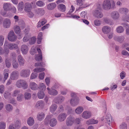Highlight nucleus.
Wrapping results in <instances>:
<instances>
[{"instance_id":"nucleus-14","label":"nucleus","mask_w":129,"mask_h":129,"mask_svg":"<svg viewBox=\"0 0 129 129\" xmlns=\"http://www.w3.org/2000/svg\"><path fill=\"white\" fill-rule=\"evenodd\" d=\"M64 98L62 96H57L55 98L54 100L56 104L61 103L64 101Z\"/></svg>"},{"instance_id":"nucleus-12","label":"nucleus","mask_w":129,"mask_h":129,"mask_svg":"<svg viewBox=\"0 0 129 129\" xmlns=\"http://www.w3.org/2000/svg\"><path fill=\"white\" fill-rule=\"evenodd\" d=\"M45 105V103L43 101L40 100L36 103L35 107L38 109H42L44 107Z\"/></svg>"},{"instance_id":"nucleus-45","label":"nucleus","mask_w":129,"mask_h":129,"mask_svg":"<svg viewBox=\"0 0 129 129\" xmlns=\"http://www.w3.org/2000/svg\"><path fill=\"white\" fill-rule=\"evenodd\" d=\"M38 87L40 90H45L46 88L45 85L43 83H39Z\"/></svg>"},{"instance_id":"nucleus-10","label":"nucleus","mask_w":129,"mask_h":129,"mask_svg":"<svg viewBox=\"0 0 129 129\" xmlns=\"http://www.w3.org/2000/svg\"><path fill=\"white\" fill-rule=\"evenodd\" d=\"M11 24V21L10 19L6 18L3 21V25L4 27L5 28H9Z\"/></svg>"},{"instance_id":"nucleus-61","label":"nucleus","mask_w":129,"mask_h":129,"mask_svg":"<svg viewBox=\"0 0 129 129\" xmlns=\"http://www.w3.org/2000/svg\"><path fill=\"white\" fill-rule=\"evenodd\" d=\"M37 5L39 7H42L44 5V3L41 1H38L36 3Z\"/></svg>"},{"instance_id":"nucleus-29","label":"nucleus","mask_w":129,"mask_h":129,"mask_svg":"<svg viewBox=\"0 0 129 129\" xmlns=\"http://www.w3.org/2000/svg\"><path fill=\"white\" fill-rule=\"evenodd\" d=\"M98 122V120L91 118L89 119L86 122V123L87 125L96 124Z\"/></svg>"},{"instance_id":"nucleus-59","label":"nucleus","mask_w":129,"mask_h":129,"mask_svg":"<svg viewBox=\"0 0 129 129\" xmlns=\"http://www.w3.org/2000/svg\"><path fill=\"white\" fill-rule=\"evenodd\" d=\"M35 59L36 60L39 61H42V55H39L38 56H37L35 57Z\"/></svg>"},{"instance_id":"nucleus-34","label":"nucleus","mask_w":129,"mask_h":129,"mask_svg":"<svg viewBox=\"0 0 129 129\" xmlns=\"http://www.w3.org/2000/svg\"><path fill=\"white\" fill-rule=\"evenodd\" d=\"M58 8L59 10L62 12H64L66 10V7L63 4H59L58 6Z\"/></svg>"},{"instance_id":"nucleus-49","label":"nucleus","mask_w":129,"mask_h":129,"mask_svg":"<svg viewBox=\"0 0 129 129\" xmlns=\"http://www.w3.org/2000/svg\"><path fill=\"white\" fill-rule=\"evenodd\" d=\"M45 64V63L43 62H38L35 63L34 65L35 67H43Z\"/></svg>"},{"instance_id":"nucleus-54","label":"nucleus","mask_w":129,"mask_h":129,"mask_svg":"<svg viewBox=\"0 0 129 129\" xmlns=\"http://www.w3.org/2000/svg\"><path fill=\"white\" fill-rule=\"evenodd\" d=\"M120 129H127V125L125 123H122L120 126Z\"/></svg>"},{"instance_id":"nucleus-26","label":"nucleus","mask_w":129,"mask_h":129,"mask_svg":"<svg viewBox=\"0 0 129 129\" xmlns=\"http://www.w3.org/2000/svg\"><path fill=\"white\" fill-rule=\"evenodd\" d=\"M111 30V28L108 26H105L102 28V31L105 34H107L110 32Z\"/></svg>"},{"instance_id":"nucleus-31","label":"nucleus","mask_w":129,"mask_h":129,"mask_svg":"<svg viewBox=\"0 0 129 129\" xmlns=\"http://www.w3.org/2000/svg\"><path fill=\"white\" fill-rule=\"evenodd\" d=\"M45 96L44 93L43 91H39L37 93V96L40 99H42L44 98Z\"/></svg>"},{"instance_id":"nucleus-56","label":"nucleus","mask_w":129,"mask_h":129,"mask_svg":"<svg viewBox=\"0 0 129 129\" xmlns=\"http://www.w3.org/2000/svg\"><path fill=\"white\" fill-rule=\"evenodd\" d=\"M64 110V108L61 105H59L58 109L57 112H63Z\"/></svg>"},{"instance_id":"nucleus-64","label":"nucleus","mask_w":129,"mask_h":129,"mask_svg":"<svg viewBox=\"0 0 129 129\" xmlns=\"http://www.w3.org/2000/svg\"><path fill=\"white\" fill-rule=\"evenodd\" d=\"M101 22L99 20H96L94 21V25L97 26H99L101 25Z\"/></svg>"},{"instance_id":"nucleus-20","label":"nucleus","mask_w":129,"mask_h":129,"mask_svg":"<svg viewBox=\"0 0 129 129\" xmlns=\"http://www.w3.org/2000/svg\"><path fill=\"white\" fill-rule=\"evenodd\" d=\"M28 31L29 30L28 29H25L24 31L26 33V34L23 38V41L24 42H27L30 38V36L27 35Z\"/></svg>"},{"instance_id":"nucleus-50","label":"nucleus","mask_w":129,"mask_h":129,"mask_svg":"<svg viewBox=\"0 0 129 129\" xmlns=\"http://www.w3.org/2000/svg\"><path fill=\"white\" fill-rule=\"evenodd\" d=\"M6 127V123L4 122H0V129H5Z\"/></svg>"},{"instance_id":"nucleus-60","label":"nucleus","mask_w":129,"mask_h":129,"mask_svg":"<svg viewBox=\"0 0 129 129\" xmlns=\"http://www.w3.org/2000/svg\"><path fill=\"white\" fill-rule=\"evenodd\" d=\"M38 76V74L36 73H33L31 75L30 78L31 79H35Z\"/></svg>"},{"instance_id":"nucleus-5","label":"nucleus","mask_w":129,"mask_h":129,"mask_svg":"<svg viewBox=\"0 0 129 129\" xmlns=\"http://www.w3.org/2000/svg\"><path fill=\"white\" fill-rule=\"evenodd\" d=\"M30 70L28 69H23L22 70L20 73L21 77L24 78H26L28 77L30 74Z\"/></svg>"},{"instance_id":"nucleus-55","label":"nucleus","mask_w":129,"mask_h":129,"mask_svg":"<svg viewBox=\"0 0 129 129\" xmlns=\"http://www.w3.org/2000/svg\"><path fill=\"white\" fill-rule=\"evenodd\" d=\"M36 38L35 37H31L29 41L30 44H34L36 42Z\"/></svg>"},{"instance_id":"nucleus-38","label":"nucleus","mask_w":129,"mask_h":129,"mask_svg":"<svg viewBox=\"0 0 129 129\" xmlns=\"http://www.w3.org/2000/svg\"><path fill=\"white\" fill-rule=\"evenodd\" d=\"M14 126L16 128H20L21 126V123L19 120H17L14 122Z\"/></svg>"},{"instance_id":"nucleus-36","label":"nucleus","mask_w":129,"mask_h":129,"mask_svg":"<svg viewBox=\"0 0 129 129\" xmlns=\"http://www.w3.org/2000/svg\"><path fill=\"white\" fill-rule=\"evenodd\" d=\"M114 40L118 42H122L123 40L124 37L123 36H116L114 37Z\"/></svg>"},{"instance_id":"nucleus-39","label":"nucleus","mask_w":129,"mask_h":129,"mask_svg":"<svg viewBox=\"0 0 129 129\" xmlns=\"http://www.w3.org/2000/svg\"><path fill=\"white\" fill-rule=\"evenodd\" d=\"M9 70L7 69H5L4 71V82L7 80L9 76Z\"/></svg>"},{"instance_id":"nucleus-7","label":"nucleus","mask_w":129,"mask_h":129,"mask_svg":"<svg viewBox=\"0 0 129 129\" xmlns=\"http://www.w3.org/2000/svg\"><path fill=\"white\" fill-rule=\"evenodd\" d=\"M75 121V119L74 117L69 116L68 117L66 120V124L68 126H72Z\"/></svg>"},{"instance_id":"nucleus-62","label":"nucleus","mask_w":129,"mask_h":129,"mask_svg":"<svg viewBox=\"0 0 129 129\" xmlns=\"http://www.w3.org/2000/svg\"><path fill=\"white\" fill-rule=\"evenodd\" d=\"M10 95V93L7 91H5L4 93V96L5 98L7 99L8 98Z\"/></svg>"},{"instance_id":"nucleus-22","label":"nucleus","mask_w":129,"mask_h":129,"mask_svg":"<svg viewBox=\"0 0 129 129\" xmlns=\"http://www.w3.org/2000/svg\"><path fill=\"white\" fill-rule=\"evenodd\" d=\"M111 16L114 19H118L119 17V15L118 12L117 11H113L111 14Z\"/></svg>"},{"instance_id":"nucleus-18","label":"nucleus","mask_w":129,"mask_h":129,"mask_svg":"<svg viewBox=\"0 0 129 129\" xmlns=\"http://www.w3.org/2000/svg\"><path fill=\"white\" fill-rule=\"evenodd\" d=\"M3 8L5 11H9L12 10V7L10 3H6L3 4Z\"/></svg>"},{"instance_id":"nucleus-9","label":"nucleus","mask_w":129,"mask_h":129,"mask_svg":"<svg viewBox=\"0 0 129 129\" xmlns=\"http://www.w3.org/2000/svg\"><path fill=\"white\" fill-rule=\"evenodd\" d=\"M67 114L65 113H61L59 114L57 117L58 121L62 122L64 121L67 117Z\"/></svg>"},{"instance_id":"nucleus-32","label":"nucleus","mask_w":129,"mask_h":129,"mask_svg":"<svg viewBox=\"0 0 129 129\" xmlns=\"http://www.w3.org/2000/svg\"><path fill=\"white\" fill-rule=\"evenodd\" d=\"M27 123L29 126L32 125L34 123V120L33 117H30L28 118Z\"/></svg>"},{"instance_id":"nucleus-1","label":"nucleus","mask_w":129,"mask_h":129,"mask_svg":"<svg viewBox=\"0 0 129 129\" xmlns=\"http://www.w3.org/2000/svg\"><path fill=\"white\" fill-rule=\"evenodd\" d=\"M115 4L114 0H105L103 3L102 7L104 10H108L111 8H114Z\"/></svg>"},{"instance_id":"nucleus-16","label":"nucleus","mask_w":129,"mask_h":129,"mask_svg":"<svg viewBox=\"0 0 129 129\" xmlns=\"http://www.w3.org/2000/svg\"><path fill=\"white\" fill-rule=\"evenodd\" d=\"M79 100L78 98H72L70 101L71 105L74 106L77 105L79 103Z\"/></svg>"},{"instance_id":"nucleus-19","label":"nucleus","mask_w":129,"mask_h":129,"mask_svg":"<svg viewBox=\"0 0 129 129\" xmlns=\"http://www.w3.org/2000/svg\"><path fill=\"white\" fill-rule=\"evenodd\" d=\"M17 59L19 65L20 66H23L25 62V60L22 56L20 55H19L17 57Z\"/></svg>"},{"instance_id":"nucleus-23","label":"nucleus","mask_w":129,"mask_h":129,"mask_svg":"<svg viewBox=\"0 0 129 129\" xmlns=\"http://www.w3.org/2000/svg\"><path fill=\"white\" fill-rule=\"evenodd\" d=\"M4 47V50L2 47H0V55L4 54L5 56H7L9 52V50L8 49H6V48L5 49Z\"/></svg>"},{"instance_id":"nucleus-2","label":"nucleus","mask_w":129,"mask_h":129,"mask_svg":"<svg viewBox=\"0 0 129 129\" xmlns=\"http://www.w3.org/2000/svg\"><path fill=\"white\" fill-rule=\"evenodd\" d=\"M52 115H47L44 120V123L45 124H48L49 123L50 126L53 127L55 126L57 123V120L54 118L51 119L52 117Z\"/></svg>"},{"instance_id":"nucleus-47","label":"nucleus","mask_w":129,"mask_h":129,"mask_svg":"<svg viewBox=\"0 0 129 129\" xmlns=\"http://www.w3.org/2000/svg\"><path fill=\"white\" fill-rule=\"evenodd\" d=\"M48 93L51 95H55L57 94L58 92L55 89H51L49 91Z\"/></svg>"},{"instance_id":"nucleus-41","label":"nucleus","mask_w":129,"mask_h":129,"mask_svg":"<svg viewBox=\"0 0 129 129\" xmlns=\"http://www.w3.org/2000/svg\"><path fill=\"white\" fill-rule=\"evenodd\" d=\"M5 108L6 110L8 112L11 111L13 109L12 106L10 104H7L5 106Z\"/></svg>"},{"instance_id":"nucleus-24","label":"nucleus","mask_w":129,"mask_h":129,"mask_svg":"<svg viewBox=\"0 0 129 129\" xmlns=\"http://www.w3.org/2000/svg\"><path fill=\"white\" fill-rule=\"evenodd\" d=\"M77 5L80 6L78 9H77V10H79L83 8L87 7V6H85L84 4H83L82 0H77Z\"/></svg>"},{"instance_id":"nucleus-42","label":"nucleus","mask_w":129,"mask_h":129,"mask_svg":"<svg viewBox=\"0 0 129 129\" xmlns=\"http://www.w3.org/2000/svg\"><path fill=\"white\" fill-rule=\"evenodd\" d=\"M124 29L123 27L119 26L117 27L116 29L117 32L119 33H122L124 31Z\"/></svg>"},{"instance_id":"nucleus-28","label":"nucleus","mask_w":129,"mask_h":129,"mask_svg":"<svg viewBox=\"0 0 129 129\" xmlns=\"http://www.w3.org/2000/svg\"><path fill=\"white\" fill-rule=\"evenodd\" d=\"M45 116V115L44 113L40 112L38 113L37 118L39 120L41 121L44 118Z\"/></svg>"},{"instance_id":"nucleus-4","label":"nucleus","mask_w":129,"mask_h":129,"mask_svg":"<svg viewBox=\"0 0 129 129\" xmlns=\"http://www.w3.org/2000/svg\"><path fill=\"white\" fill-rule=\"evenodd\" d=\"M4 48L9 49L12 50L16 49L18 48V45L14 43H8L7 41H5L4 45Z\"/></svg>"},{"instance_id":"nucleus-40","label":"nucleus","mask_w":129,"mask_h":129,"mask_svg":"<svg viewBox=\"0 0 129 129\" xmlns=\"http://www.w3.org/2000/svg\"><path fill=\"white\" fill-rule=\"evenodd\" d=\"M57 108V105L55 104H52L50 107V110L51 112H53L55 111Z\"/></svg>"},{"instance_id":"nucleus-35","label":"nucleus","mask_w":129,"mask_h":129,"mask_svg":"<svg viewBox=\"0 0 129 129\" xmlns=\"http://www.w3.org/2000/svg\"><path fill=\"white\" fill-rule=\"evenodd\" d=\"M24 8V4L23 2L21 1L19 3L18 8V10L20 11H22Z\"/></svg>"},{"instance_id":"nucleus-15","label":"nucleus","mask_w":129,"mask_h":129,"mask_svg":"<svg viewBox=\"0 0 129 129\" xmlns=\"http://www.w3.org/2000/svg\"><path fill=\"white\" fill-rule=\"evenodd\" d=\"M30 88L33 91H36L39 88L38 85L34 82H31L29 85Z\"/></svg>"},{"instance_id":"nucleus-17","label":"nucleus","mask_w":129,"mask_h":129,"mask_svg":"<svg viewBox=\"0 0 129 129\" xmlns=\"http://www.w3.org/2000/svg\"><path fill=\"white\" fill-rule=\"evenodd\" d=\"M91 115V112L88 111H85L82 114V116L84 118L87 119L89 118Z\"/></svg>"},{"instance_id":"nucleus-8","label":"nucleus","mask_w":129,"mask_h":129,"mask_svg":"<svg viewBox=\"0 0 129 129\" xmlns=\"http://www.w3.org/2000/svg\"><path fill=\"white\" fill-rule=\"evenodd\" d=\"M93 15L98 18H101L103 16V13L100 9H97L95 10L93 12Z\"/></svg>"},{"instance_id":"nucleus-25","label":"nucleus","mask_w":129,"mask_h":129,"mask_svg":"<svg viewBox=\"0 0 129 129\" xmlns=\"http://www.w3.org/2000/svg\"><path fill=\"white\" fill-rule=\"evenodd\" d=\"M56 5L54 3H51L48 4L47 6V8L49 10H53L56 7Z\"/></svg>"},{"instance_id":"nucleus-37","label":"nucleus","mask_w":129,"mask_h":129,"mask_svg":"<svg viewBox=\"0 0 129 129\" xmlns=\"http://www.w3.org/2000/svg\"><path fill=\"white\" fill-rule=\"evenodd\" d=\"M83 110V107L81 106L78 107L75 110L76 113L78 114H80L81 113Z\"/></svg>"},{"instance_id":"nucleus-3","label":"nucleus","mask_w":129,"mask_h":129,"mask_svg":"<svg viewBox=\"0 0 129 129\" xmlns=\"http://www.w3.org/2000/svg\"><path fill=\"white\" fill-rule=\"evenodd\" d=\"M15 86L18 88H22L26 89L28 87V84L26 81L24 80L20 79L17 81L15 83Z\"/></svg>"},{"instance_id":"nucleus-27","label":"nucleus","mask_w":129,"mask_h":129,"mask_svg":"<svg viewBox=\"0 0 129 129\" xmlns=\"http://www.w3.org/2000/svg\"><path fill=\"white\" fill-rule=\"evenodd\" d=\"M129 11L128 9L125 7L121 8L119 10V11L120 13L126 14Z\"/></svg>"},{"instance_id":"nucleus-53","label":"nucleus","mask_w":129,"mask_h":129,"mask_svg":"<svg viewBox=\"0 0 129 129\" xmlns=\"http://www.w3.org/2000/svg\"><path fill=\"white\" fill-rule=\"evenodd\" d=\"M23 98V96L21 93H20L17 98V100L18 101L21 102Z\"/></svg>"},{"instance_id":"nucleus-11","label":"nucleus","mask_w":129,"mask_h":129,"mask_svg":"<svg viewBox=\"0 0 129 129\" xmlns=\"http://www.w3.org/2000/svg\"><path fill=\"white\" fill-rule=\"evenodd\" d=\"M33 4V3H26L25 4L24 10L26 12H29L31 11L32 5Z\"/></svg>"},{"instance_id":"nucleus-52","label":"nucleus","mask_w":129,"mask_h":129,"mask_svg":"<svg viewBox=\"0 0 129 129\" xmlns=\"http://www.w3.org/2000/svg\"><path fill=\"white\" fill-rule=\"evenodd\" d=\"M10 61V59L8 58H6V59L5 63L6 67L8 68H9L11 66V64Z\"/></svg>"},{"instance_id":"nucleus-63","label":"nucleus","mask_w":129,"mask_h":129,"mask_svg":"<svg viewBox=\"0 0 129 129\" xmlns=\"http://www.w3.org/2000/svg\"><path fill=\"white\" fill-rule=\"evenodd\" d=\"M19 26L20 27L21 29H23L25 27V24L23 22L19 23L18 24Z\"/></svg>"},{"instance_id":"nucleus-13","label":"nucleus","mask_w":129,"mask_h":129,"mask_svg":"<svg viewBox=\"0 0 129 129\" xmlns=\"http://www.w3.org/2000/svg\"><path fill=\"white\" fill-rule=\"evenodd\" d=\"M19 74V73L18 71H13L11 74L10 78L13 80H16L18 79Z\"/></svg>"},{"instance_id":"nucleus-21","label":"nucleus","mask_w":129,"mask_h":129,"mask_svg":"<svg viewBox=\"0 0 129 129\" xmlns=\"http://www.w3.org/2000/svg\"><path fill=\"white\" fill-rule=\"evenodd\" d=\"M28 48L27 46L25 45H22L21 47V50L23 54H25L27 53Z\"/></svg>"},{"instance_id":"nucleus-46","label":"nucleus","mask_w":129,"mask_h":129,"mask_svg":"<svg viewBox=\"0 0 129 129\" xmlns=\"http://www.w3.org/2000/svg\"><path fill=\"white\" fill-rule=\"evenodd\" d=\"M45 69L43 68H39L35 69L33 70V71L34 72L39 73L43 71Z\"/></svg>"},{"instance_id":"nucleus-57","label":"nucleus","mask_w":129,"mask_h":129,"mask_svg":"<svg viewBox=\"0 0 129 129\" xmlns=\"http://www.w3.org/2000/svg\"><path fill=\"white\" fill-rule=\"evenodd\" d=\"M24 97L25 99H29L31 98V94L28 92H25L24 94Z\"/></svg>"},{"instance_id":"nucleus-43","label":"nucleus","mask_w":129,"mask_h":129,"mask_svg":"<svg viewBox=\"0 0 129 129\" xmlns=\"http://www.w3.org/2000/svg\"><path fill=\"white\" fill-rule=\"evenodd\" d=\"M12 65L13 68L15 69H17L19 67V64L16 59H13L12 60Z\"/></svg>"},{"instance_id":"nucleus-33","label":"nucleus","mask_w":129,"mask_h":129,"mask_svg":"<svg viewBox=\"0 0 129 129\" xmlns=\"http://www.w3.org/2000/svg\"><path fill=\"white\" fill-rule=\"evenodd\" d=\"M106 119L107 121V122L109 125L111 124L112 122V118L111 116L109 113L107 114L106 116Z\"/></svg>"},{"instance_id":"nucleus-30","label":"nucleus","mask_w":129,"mask_h":129,"mask_svg":"<svg viewBox=\"0 0 129 129\" xmlns=\"http://www.w3.org/2000/svg\"><path fill=\"white\" fill-rule=\"evenodd\" d=\"M44 10L42 9H39L35 11V13L40 16H41L44 14Z\"/></svg>"},{"instance_id":"nucleus-48","label":"nucleus","mask_w":129,"mask_h":129,"mask_svg":"<svg viewBox=\"0 0 129 129\" xmlns=\"http://www.w3.org/2000/svg\"><path fill=\"white\" fill-rule=\"evenodd\" d=\"M20 92V91L19 90L16 89L14 91L12 94V96L13 97H16L18 95Z\"/></svg>"},{"instance_id":"nucleus-44","label":"nucleus","mask_w":129,"mask_h":129,"mask_svg":"<svg viewBox=\"0 0 129 129\" xmlns=\"http://www.w3.org/2000/svg\"><path fill=\"white\" fill-rule=\"evenodd\" d=\"M14 29L15 33L16 34H19V33L21 32L20 27L17 25H15L14 26Z\"/></svg>"},{"instance_id":"nucleus-51","label":"nucleus","mask_w":129,"mask_h":129,"mask_svg":"<svg viewBox=\"0 0 129 129\" xmlns=\"http://www.w3.org/2000/svg\"><path fill=\"white\" fill-rule=\"evenodd\" d=\"M5 40L4 37L2 35H0V46L3 45Z\"/></svg>"},{"instance_id":"nucleus-58","label":"nucleus","mask_w":129,"mask_h":129,"mask_svg":"<svg viewBox=\"0 0 129 129\" xmlns=\"http://www.w3.org/2000/svg\"><path fill=\"white\" fill-rule=\"evenodd\" d=\"M123 20L127 22H129V15H127L124 16L122 18Z\"/></svg>"},{"instance_id":"nucleus-6","label":"nucleus","mask_w":129,"mask_h":129,"mask_svg":"<svg viewBox=\"0 0 129 129\" xmlns=\"http://www.w3.org/2000/svg\"><path fill=\"white\" fill-rule=\"evenodd\" d=\"M8 38L9 41L11 42H14L16 40L17 37L15 35L13 31L11 30L9 33Z\"/></svg>"}]
</instances>
